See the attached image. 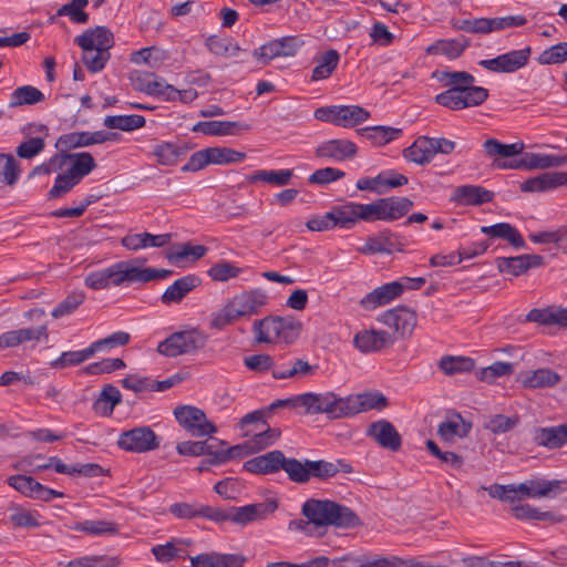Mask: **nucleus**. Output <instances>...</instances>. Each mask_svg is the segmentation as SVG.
Here are the masks:
<instances>
[{"label":"nucleus","mask_w":567,"mask_h":567,"mask_svg":"<svg viewBox=\"0 0 567 567\" xmlns=\"http://www.w3.org/2000/svg\"><path fill=\"white\" fill-rule=\"evenodd\" d=\"M434 76L446 87L435 97L442 106H478L488 97L487 89L475 85V78L466 71L435 72Z\"/></svg>","instance_id":"obj_1"},{"label":"nucleus","mask_w":567,"mask_h":567,"mask_svg":"<svg viewBox=\"0 0 567 567\" xmlns=\"http://www.w3.org/2000/svg\"><path fill=\"white\" fill-rule=\"evenodd\" d=\"M302 515L316 527L348 528L357 526L359 522L351 509L328 499L306 501L302 505Z\"/></svg>","instance_id":"obj_2"},{"label":"nucleus","mask_w":567,"mask_h":567,"mask_svg":"<svg viewBox=\"0 0 567 567\" xmlns=\"http://www.w3.org/2000/svg\"><path fill=\"white\" fill-rule=\"evenodd\" d=\"M302 324L292 318L268 317L252 326L255 339L260 343H292L300 334Z\"/></svg>","instance_id":"obj_3"},{"label":"nucleus","mask_w":567,"mask_h":567,"mask_svg":"<svg viewBox=\"0 0 567 567\" xmlns=\"http://www.w3.org/2000/svg\"><path fill=\"white\" fill-rule=\"evenodd\" d=\"M301 409L306 414H327L330 419L346 417L347 398L333 392H308L302 394Z\"/></svg>","instance_id":"obj_4"},{"label":"nucleus","mask_w":567,"mask_h":567,"mask_svg":"<svg viewBox=\"0 0 567 567\" xmlns=\"http://www.w3.org/2000/svg\"><path fill=\"white\" fill-rule=\"evenodd\" d=\"M207 337L197 329L173 333L158 344L157 351L166 357H177L205 347Z\"/></svg>","instance_id":"obj_5"},{"label":"nucleus","mask_w":567,"mask_h":567,"mask_svg":"<svg viewBox=\"0 0 567 567\" xmlns=\"http://www.w3.org/2000/svg\"><path fill=\"white\" fill-rule=\"evenodd\" d=\"M277 509V503L275 501H268L265 503L249 504L240 507H231L229 511L224 512L217 508V515L220 517L215 522H233L240 526H246L250 523L265 519L269 514H272Z\"/></svg>","instance_id":"obj_6"},{"label":"nucleus","mask_w":567,"mask_h":567,"mask_svg":"<svg viewBox=\"0 0 567 567\" xmlns=\"http://www.w3.org/2000/svg\"><path fill=\"white\" fill-rule=\"evenodd\" d=\"M406 247L405 238L389 229H383L367 237L364 244L358 247V252L365 256L391 255L403 252Z\"/></svg>","instance_id":"obj_7"},{"label":"nucleus","mask_w":567,"mask_h":567,"mask_svg":"<svg viewBox=\"0 0 567 567\" xmlns=\"http://www.w3.org/2000/svg\"><path fill=\"white\" fill-rule=\"evenodd\" d=\"M174 415L179 425L193 436H209L217 432L216 426L207 419L205 412L196 406H177L174 410Z\"/></svg>","instance_id":"obj_8"},{"label":"nucleus","mask_w":567,"mask_h":567,"mask_svg":"<svg viewBox=\"0 0 567 567\" xmlns=\"http://www.w3.org/2000/svg\"><path fill=\"white\" fill-rule=\"evenodd\" d=\"M117 446L127 452L145 453L156 450L159 441L150 426H138L122 432L117 439Z\"/></svg>","instance_id":"obj_9"},{"label":"nucleus","mask_w":567,"mask_h":567,"mask_svg":"<svg viewBox=\"0 0 567 567\" xmlns=\"http://www.w3.org/2000/svg\"><path fill=\"white\" fill-rule=\"evenodd\" d=\"M567 165L566 155H550L538 153H525L520 159L511 162L495 161L496 168L501 169H548Z\"/></svg>","instance_id":"obj_10"},{"label":"nucleus","mask_w":567,"mask_h":567,"mask_svg":"<svg viewBox=\"0 0 567 567\" xmlns=\"http://www.w3.org/2000/svg\"><path fill=\"white\" fill-rule=\"evenodd\" d=\"M378 321L392 329L398 337L408 338L416 327L417 317L413 309L399 306L381 313Z\"/></svg>","instance_id":"obj_11"},{"label":"nucleus","mask_w":567,"mask_h":567,"mask_svg":"<svg viewBox=\"0 0 567 567\" xmlns=\"http://www.w3.org/2000/svg\"><path fill=\"white\" fill-rule=\"evenodd\" d=\"M47 326L20 328L0 334V350L23 346L28 342L39 343L48 341Z\"/></svg>","instance_id":"obj_12"},{"label":"nucleus","mask_w":567,"mask_h":567,"mask_svg":"<svg viewBox=\"0 0 567 567\" xmlns=\"http://www.w3.org/2000/svg\"><path fill=\"white\" fill-rule=\"evenodd\" d=\"M367 435L385 450L396 452L401 449L402 437L386 420L372 422L367 429Z\"/></svg>","instance_id":"obj_13"},{"label":"nucleus","mask_w":567,"mask_h":567,"mask_svg":"<svg viewBox=\"0 0 567 567\" xmlns=\"http://www.w3.org/2000/svg\"><path fill=\"white\" fill-rule=\"evenodd\" d=\"M302 42L296 37H285L270 41L254 51V55L261 59L264 63L278 56H293Z\"/></svg>","instance_id":"obj_14"},{"label":"nucleus","mask_w":567,"mask_h":567,"mask_svg":"<svg viewBox=\"0 0 567 567\" xmlns=\"http://www.w3.org/2000/svg\"><path fill=\"white\" fill-rule=\"evenodd\" d=\"M238 318L251 317L267 303V296L260 289L244 291L228 300Z\"/></svg>","instance_id":"obj_15"},{"label":"nucleus","mask_w":567,"mask_h":567,"mask_svg":"<svg viewBox=\"0 0 567 567\" xmlns=\"http://www.w3.org/2000/svg\"><path fill=\"white\" fill-rule=\"evenodd\" d=\"M404 289L405 286L402 281H392L382 285L365 295L360 300V305L365 310H373L399 298L403 293Z\"/></svg>","instance_id":"obj_16"},{"label":"nucleus","mask_w":567,"mask_h":567,"mask_svg":"<svg viewBox=\"0 0 567 567\" xmlns=\"http://www.w3.org/2000/svg\"><path fill=\"white\" fill-rule=\"evenodd\" d=\"M251 128V123L243 121H205L198 122L193 127V132H199L205 135L227 136L238 135Z\"/></svg>","instance_id":"obj_17"},{"label":"nucleus","mask_w":567,"mask_h":567,"mask_svg":"<svg viewBox=\"0 0 567 567\" xmlns=\"http://www.w3.org/2000/svg\"><path fill=\"white\" fill-rule=\"evenodd\" d=\"M357 146L348 140H330L322 142L315 150L318 158L342 162L355 156Z\"/></svg>","instance_id":"obj_18"},{"label":"nucleus","mask_w":567,"mask_h":567,"mask_svg":"<svg viewBox=\"0 0 567 567\" xmlns=\"http://www.w3.org/2000/svg\"><path fill=\"white\" fill-rule=\"evenodd\" d=\"M102 270L107 289L137 282L136 259L118 261Z\"/></svg>","instance_id":"obj_19"},{"label":"nucleus","mask_w":567,"mask_h":567,"mask_svg":"<svg viewBox=\"0 0 567 567\" xmlns=\"http://www.w3.org/2000/svg\"><path fill=\"white\" fill-rule=\"evenodd\" d=\"M496 265L501 272L517 277L525 274L530 268L542 267L544 265V257L536 254L499 257L496 259Z\"/></svg>","instance_id":"obj_20"},{"label":"nucleus","mask_w":567,"mask_h":567,"mask_svg":"<svg viewBox=\"0 0 567 567\" xmlns=\"http://www.w3.org/2000/svg\"><path fill=\"white\" fill-rule=\"evenodd\" d=\"M517 381L527 389H549L556 386L561 377L549 368H539L518 373Z\"/></svg>","instance_id":"obj_21"},{"label":"nucleus","mask_w":567,"mask_h":567,"mask_svg":"<svg viewBox=\"0 0 567 567\" xmlns=\"http://www.w3.org/2000/svg\"><path fill=\"white\" fill-rule=\"evenodd\" d=\"M353 343L361 353H372L391 346L393 340L386 331L369 329L359 331Z\"/></svg>","instance_id":"obj_22"},{"label":"nucleus","mask_w":567,"mask_h":567,"mask_svg":"<svg viewBox=\"0 0 567 567\" xmlns=\"http://www.w3.org/2000/svg\"><path fill=\"white\" fill-rule=\"evenodd\" d=\"M494 193L478 185L457 186L451 196V202L458 206H478L489 203Z\"/></svg>","instance_id":"obj_23"},{"label":"nucleus","mask_w":567,"mask_h":567,"mask_svg":"<svg viewBox=\"0 0 567 567\" xmlns=\"http://www.w3.org/2000/svg\"><path fill=\"white\" fill-rule=\"evenodd\" d=\"M74 42L81 49H96L99 51L109 52L114 45V37L107 28L96 27L87 29L84 33L78 35Z\"/></svg>","instance_id":"obj_24"},{"label":"nucleus","mask_w":567,"mask_h":567,"mask_svg":"<svg viewBox=\"0 0 567 567\" xmlns=\"http://www.w3.org/2000/svg\"><path fill=\"white\" fill-rule=\"evenodd\" d=\"M388 399L379 392H364L347 396V415H354L370 410H382Z\"/></svg>","instance_id":"obj_25"},{"label":"nucleus","mask_w":567,"mask_h":567,"mask_svg":"<svg viewBox=\"0 0 567 567\" xmlns=\"http://www.w3.org/2000/svg\"><path fill=\"white\" fill-rule=\"evenodd\" d=\"M192 567H241L244 558L233 554L216 551L203 553L189 557Z\"/></svg>","instance_id":"obj_26"},{"label":"nucleus","mask_w":567,"mask_h":567,"mask_svg":"<svg viewBox=\"0 0 567 567\" xmlns=\"http://www.w3.org/2000/svg\"><path fill=\"white\" fill-rule=\"evenodd\" d=\"M198 285L199 279L195 276L188 275L178 278L166 288V290L161 296V301L166 306L179 303Z\"/></svg>","instance_id":"obj_27"},{"label":"nucleus","mask_w":567,"mask_h":567,"mask_svg":"<svg viewBox=\"0 0 567 567\" xmlns=\"http://www.w3.org/2000/svg\"><path fill=\"white\" fill-rule=\"evenodd\" d=\"M132 80L138 90L144 91L150 95L162 97L166 101L169 100L171 93L168 90L173 89V85L166 84L164 80L157 79L154 73L136 72L135 75L132 76Z\"/></svg>","instance_id":"obj_28"},{"label":"nucleus","mask_w":567,"mask_h":567,"mask_svg":"<svg viewBox=\"0 0 567 567\" xmlns=\"http://www.w3.org/2000/svg\"><path fill=\"white\" fill-rule=\"evenodd\" d=\"M188 147L181 143L161 142L154 145L152 155L159 166H175L179 158L188 152Z\"/></svg>","instance_id":"obj_29"},{"label":"nucleus","mask_w":567,"mask_h":567,"mask_svg":"<svg viewBox=\"0 0 567 567\" xmlns=\"http://www.w3.org/2000/svg\"><path fill=\"white\" fill-rule=\"evenodd\" d=\"M471 431V424L461 415L455 414L440 423L437 435L446 443L465 437Z\"/></svg>","instance_id":"obj_30"},{"label":"nucleus","mask_w":567,"mask_h":567,"mask_svg":"<svg viewBox=\"0 0 567 567\" xmlns=\"http://www.w3.org/2000/svg\"><path fill=\"white\" fill-rule=\"evenodd\" d=\"M470 47V40L465 37H458L449 40H437L426 49L427 54L445 55L451 60L460 58Z\"/></svg>","instance_id":"obj_31"},{"label":"nucleus","mask_w":567,"mask_h":567,"mask_svg":"<svg viewBox=\"0 0 567 567\" xmlns=\"http://www.w3.org/2000/svg\"><path fill=\"white\" fill-rule=\"evenodd\" d=\"M334 228L351 229L361 221L360 203L349 202L330 210Z\"/></svg>","instance_id":"obj_32"},{"label":"nucleus","mask_w":567,"mask_h":567,"mask_svg":"<svg viewBox=\"0 0 567 567\" xmlns=\"http://www.w3.org/2000/svg\"><path fill=\"white\" fill-rule=\"evenodd\" d=\"M169 234L153 235L141 233L127 235L122 239V245L128 250H140L148 247H163L171 240Z\"/></svg>","instance_id":"obj_33"},{"label":"nucleus","mask_w":567,"mask_h":567,"mask_svg":"<svg viewBox=\"0 0 567 567\" xmlns=\"http://www.w3.org/2000/svg\"><path fill=\"white\" fill-rule=\"evenodd\" d=\"M169 513L178 518L192 519L195 517H205L209 520L215 522L220 518L217 515V508L206 505L188 504V503H175L171 505Z\"/></svg>","instance_id":"obj_34"},{"label":"nucleus","mask_w":567,"mask_h":567,"mask_svg":"<svg viewBox=\"0 0 567 567\" xmlns=\"http://www.w3.org/2000/svg\"><path fill=\"white\" fill-rule=\"evenodd\" d=\"M486 155L489 158H493V166H495V161L504 162L503 158L513 157L523 153L525 145L522 142L512 143V144H503L497 140L489 138L486 140L483 144Z\"/></svg>","instance_id":"obj_35"},{"label":"nucleus","mask_w":567,"mask_h":567,"mask_svg":"<svg viewBox=\"0 0 567 567\" xmlns=\"http://www.w3.org/2000/svg\"><path fill=\"white\" fill-rule=\"evenodd\" d=\"M282 461L284 453L272 451L246 462L245 467L251 473H272L280 470Z\"/></svg>","instance_id":"obj_36"},{"label":"nucleus","mask_w":567,"mask_h":567,"mask_svg":"<svg viewBox=\"0 0 567 567\" xmlns=\"http://www.w3.org/2000/svg\"><path fill=\"white\" fill-rule=\"evenodd\" d=\"M481 231L491 238L507 240L515 248H524L525 241L519 231L508 223H499L481 227Z\"/></svg>","instance_id":"obj_37"},{"label":"nucleus","mask_w":567,"mask_h":567,"mask_svg":"<svg viewBox=\"0 0 567 567\" xmlns=\"http://www.w3.org/2000/svg\"><path fill=\"white\" fill-rule=\"evenodd\" d=\"M535 441L548 449L560 447L567 443V424L536 430Z\"/></svg>","instance_id":"obj_38"},{"label":"nucleus","mask_w":567,"mask_h":567,"mask_svg":"<svg viewBox=\"0 0 567 567\" xmlns=\"http://www.w3.org/2000/svg\"><path fill=\"white\" fill-rule=\"evenodd\" d=\"M524 193L550 192L559 187L558 172L543 173L520 183Z\"/></svg>","instance_id":"obj_39"},{"label":"nucleus","mask_w":567,"mask_h":567,"mask_svg":"<svg viewBox=\"0 0 567 567\" xmlns=\"http://www.w3.org/2000/svg\"><path fill=\"white\" fill-rule=\"evenodd\" d=\"M383 221H394L406 215L413 207V203L406 197L381 198Z\"/></svg>","instance_id":"obj_40"},{"label":"nucleus","mask_w":567,"mask_h":567,"mask_svg":"<svg viewBox=\"0 0 567 567\" xmlns=\"http://www.w3.org/2000/svg\"><path fill=\"white\" fill-rule=\"evenodd\" d=\"M203 444V456H208L209 464H224L235 456V451L239 450V446L224 449V443L217 440L202 441Z\"/></svg>","instance_id":"obj_41"},{"label":"nucleus","mask_w":567,"mask_h":567,"mask_svg":"<svg viewBox=\"0 0 567 567\" xmlns=\"http://www.w3.org/2000/svg\"><path fill=\"white\" fill-rule=\"evenodd\" d=\"M450 25L455 31H464L474 34H488L492 31V18L457 19L452 18Z\"/></svg>","instance_id":"obj_42"},{"label":"nucleus","mask_w":567,"mask_h":567,"mask_svg":"<svg viewBox=\"0 0 567 567\" xmlns=\"http://www.w3.org/2000/svg\"><path fill=\"white\" fill-rule=\"evenodd\" d=\"M121 392L112 384H106L100 396L93 404V409L96 413L103 416H110L113 413L114 408L121 402Z\"/></svg>","instance_id":"obj_43"},{"label":"nucleus","mask_w":567,"mask_h":567,"mask_svg":"<svg viewBox=\"0 0 567 567\" xmlns=\"http://www.w3.org/2000/svg\"><path fill=\"white\" fill-rule=\"evenodd\" d=\"M445 375L470 372L474 369V360L463 355H444L437 363Z\"/></svg>","instance_id":"obj_44"},{"label":"nucleus","mask_w":567,"mask_h":567,"mask_svg":"<svg viewBox=\"0 0 567 567\" xmlns=\"http://www.w3.org/2000/svg\"><path fill=\"white\" fill-rule=\"evenodd\" d=\"M104 126L107 128L121 130L124 132H132L138 130L145 125V118L138 114L130 115H110L104 118Z\"/></svg>","instance_id":"obj_45"},{"label":"nucleus","mask_w":567,"mask_h":567,"mask_svg":"<svg viewBox=\"0 0 567 567\" xmlns=\"http://www.w3.org/2000/svg\"><path fill=\"white\" fill-rule=\"evenodd\" d=\"M340 54L337 50L330 49L320 55L318 64L312 71L313 81L328 79L339 64Z\"/></svg>","instance_id":"obj_46"},{"label":"nucleus","mask_w":567,"mask_h":567,"mask_svg":"<svg viewBox=\"0 0 567 567\" xmlns=\"http://www.w3.org/2000/svg\"><path fill=\"white\" fill-rule=\"evenodd\" d=\"M95 354L94 348L92 343L83 349L78 351H64L61 355L53 360L50 364L54 369H65L68 367L79 365L92 358Z\"/></svg>","instance_id":"obj_47"},{"label":"nucleus","mask_w":567,"mask_h":567,"mask_svg":"<svg viewBox=\"0 0 567 567\" xmlns=\"http://www.w3.org/2000/svg\"><path fill=\"white\" fill-rule=\"evenodd\" d=\"M532 498L554 497L566 489V483L558 480H529Z\"/></svg>","instance_id":"obj_48"},{"label":"nucleus","mask_w":567,"mask_h":567,"mask_svg":"<svg viewBox=\"0 0 567 567\" xmlns=\"http://www.w3.org/2000/svg\"><path fill=\"white\" fill-rule=\"evenodd\" d=\"M430 151L429 137L421 136L411 146L404 150L403 155L405 159L414 164L425 165L432 161Z\"/></svg>","instance_id":"obj_49"},{"label":"nucleus","mask_w":567,"mask_h":567,"mask_svg":"<svg viewBox=\"0 0 567 567\" xmlns=\"http://www.w3.org/2000/svg\"><path fill=\"white\" fill-rule=\"evenodd\" d=\"M206 47L213 54L226 58L236 56L241 50L231 38L219 35H210L206 40Z\"/></svg>","instance_id":"obj_50"},{"label":"nucleus","mask_w":567,"mask_h":567,"mask_svg":"<svg viewBox=\"0 0 567 567\" xmlns=\"http://www.w3.org/2000/svg\"><path fill=\"white\" fill-rule=\"evenodd\" d=\"M61 157H65V161H72V165L68 171L75 175L79 181H81L83 176L90 174L96 166L93 156L86 152L75 153L72 155H61Z\"/></svg>","instance_id":"obj_51"},{"label":"nucleus","mask_w":567,"mask_h":567,"mask_svg":"<svg viewBox=\"0 0 567 567\" xmlns=\"http://www.w3.org/2000/svg\"><path fill=\"white\" fill-rule=\"evenodd\" d=\"M44 101L43 93L32 85H23L13 91L9 106L37 104Z\"/></svg>","instance_id":"obj_52"},{"label":"nucleus","mask_w":567,"mask_h":567,"mask_svg":"<svg viewBox=\"0 0 567 567\" xmlns=\"http://www.w3.org/2000/svg\"><path fill=\"white\" fill-rule=\"evenodd\" d=\"M512 511L518 519L551 520L556 523L563 520L561 516H556L550 512H540L528 504L514 505Z\"/></svg>","instance_id":"obj_53"},{"label":"nucleus","mask_w":567,"mask_h":567,"mask_svg":"<svg viewBox=\"0 0 567 567\" xmlns=\"http://www.w3.org/2000/svg\"><path fill=\"white\" fill-rule=\"evenodd\" d=\"M209 163L214 165H227L241 162L245 154L229 147H208Z\"/></svg>","instance_id":"obj_54"},{"label":"nucleus","mask_w":567,"mask_h":567,"mask_svg":"<svg viewBox=\"0 0 567 567\" xmlns=\"http://www.w3.org/2000/svg\"><path fill=\"white\" fill-rule=\"evenodd\" d=\"M280 470H284L289 478L297 483H306L310 478L308 461L301 463L296 458H286L284 456Z\"/></svg>","instance_id":"obj_55"},{"label":"nucleus","mask_w":567,"mask_h":567,"mask_svg":"<svg viewBox=\"0 0 567 567\" xmlns=\"http://www.w3.org/2000/svg\"><path fill=\"white\" fill-rule=\"evenodd\" d=\"M530 54V49L514 50L505 54H501V61L504 73L515 72L526 65Z\"/></svg>","instance_id":"obj_56"},{"label":"nucleus","mask_w":567,"mask_h":567,"mask_svg":"<svg viewBox=\"0 0 567 567\" xmlns=\"http://www.w3.org/2000/svg\"><path fill=\"white\" fill-rule=\"evenodd\" d=\"M251 440L246 442L247 447L251 452L261 451L271 445L279 436V432L274 429H258L257 433L251 432Z\"/></svg>","instance_id":"obj_57"},{"label":"nucleus","mask_w":567,"mask_h":567,"mask_svg":"<svg viewBox=\"0 0 567 567\" xmlns=\"http://www.w3.org/2000/svg\"><path fill=\"white\" fill-rule=\"evenodd\" d=\"M369 117L365 109H337V126L353 127Z\"/></svg>","instance_id":"obj_58"},{"label":"nucleus","mask_w":567,"mask_h":567,"mask_svg":"<svg viewBox=\"0 0 567 567\" xmlns=\"http://www.w3.org/2000/svg\"><path fill=\"white\" fill-rule=\"evenodd\" d=\"M514 371V365L509 362H495L477 372V378L486 383H493L497 378L511 375Z\"/></svg>","instance_id":"obj_59"},{"label":"nucleus","mask_w":567,"mask_h":567,"mask_svg":"<svg viewBox=\"0 0 567 567\" xmlns=\"http://www.w3.org/2000/svg\"><path fill=\"white\" fill-rule=\"evenodd\" d=\"M293 176L292 169L259 171L251 176V181H262L274 186H286Z\"/></svg>","instance_id":"obj_60"},{"label":"nucleus","mask_w":567,"mask_h":567,"mask_svg":"<svg viewBox=\"0 0 567 567\" xmlns=\"http://www.w3.org/2000/svg\"><path fill=\"white\" fill-rule=\"evenodd\" d=\"M207 252V248L202 245L184 244L177 247L168 256L171 262H178L181 260L190 259L196 261Z\"/></svg>","instance_id":"obj_61"},{"label":"nucleus","mask_w":567,"mask_h":567,"mask_svg":"<svg viewBox=\"0 0 567 567\" xmlns=\"http://www.w3.org/2000/svg\"><path fill=\"white\" fill-rule=\"evenodd\" d=\"M82 62L93 73L104 69L111 54L110 52L99 51L96 49H82Z\"/></svg>","instance_id":"obj_62"},{"label":"nucleus","mask_w":567,"mask_h":567,"mask_svg":"<svg viewBox=\"0 0 567 567\" xmlns=\"http://www.w3.org/2000/svg\"><path fill=\"white\" fill-rule=\"evenodd\" d=\"M241 272V269L228 261H220L213 265L208 270V276L215 280L225 282L229 279L237 278Z\"/></svg>","instance_id":"obj_63"},{"label":"nucleus","mask_w":567,"mask_h":567,"mask_svg":"<svg viewBox=\"0 0 567 567\" xmlns=\"http://www.w3.org/2000/svg\"><path fill=\"white\" fill-rule=\"evenodd\" d=\"M239 318L233 306L227 301L216 313L213 315L209 327L215 330H221L226 326L233 324Z\"/></svg>","instance_id":"obj_64"}]
</instances>
